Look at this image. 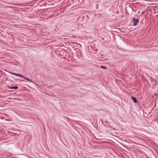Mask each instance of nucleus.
<instances>
[{
  "label": "nucleus",
  "mask_w": 158,
  "mask_h": 158,
  "mask_svg": "<svg viewBox=\"0 0 158 158\" xmlns=\"http://www.w3.org/2000/svg\"><path fill=\"white\" fill-rule=\"evenodd\" d=\"M7 72L12 75H14V74H16V73H13V72H10V71H6Z\"/></svg>",
  "instance_id": "obj_6"
},
{
  "label": "nucleus",
  "mask_w": 158,
  "mask_h": 158,
  "mask_svg": "<svg viewBox=\"0 0 158 158\" xmlns=\"http://www.w3.org/2000/svg\"><path fill=\"white\" fill-rule=\"evenodd\" d=\"M14 74L15 76L20 77L21 78L24 79V78H26L24 76H23L21 75H20V74H19L16 73V74Z\"/></svg>",
  "instance_id": "obj_2"
},
{
  "label": "nucleus",
  "mask_w": 158,
  "mask_h": 158,
  "mask_svg": "<svg viewBox=\"0 0 158 158\" xmlns=\"http://www.w3.org/2000/svg\"><path fill=\"white\" fill-rule=\"evenodd\" d=\"M100 68L104 69H106L107 68L106 66H101Z\"/></svg>",
  "instance_id": "obj_7"
},
{
  "label": "nucleus",
  "mask_w": 158,
  "mask_h": 158,
  "mask_svg": "<svg viewBox=\"0 0 158 158\" xmlns=\"http://www.w3.org/2000/svg\"><path fill=\"white\" fill-rule=\"evenodd\" d=\"M24 79L27 80V81H28L30 82H33V83L34 82L33 81H32L30 79L28 78H27L26 77V78H24Z\"/></svg>",
  "instance_id": "obj_5"
},
{
  "label": "nucleus",
  "mask_w": 158,
  "mask_h": 158,
  "mask_svg": "<svg viewBox=\"0 0 158 158\" xmlns=\"http://www.w3.org/2000/svg\"><path fill=\"white\" fill-rule=\"evenodd\" d=\"M143 12H144V11H143L142 13H143Z\"/></svg>",
  "instance_id": "obj_10"
},
{
  "label": "nucleus",
  "mask_w": 158,
  "mask_h": 158,
  "mask_svg": "<svg viewBox=\"0 0 158 158\" xmlns=\"http://www.w3.org/2000/svg\"><path fill=\"white\" fill-rule=\"evenodd\" d=\"M20 81H24L23 80H20Z\"/></svg>",
  "instance_id": "obj_9"
},
{
  "label": "nucleus",
  "mask_w": 158,
  "mask_h": 158,
  "mask_svg": "<svg viewBox=\"0 0 158 158\" xmlns=\"http://www.w3.org/2000/svg\"><path fill=\"white\" fill-rule=\"evenodd\" d=\"M7 87H8L9 89H18V87L17 86H14L13 87H10L9 85H7Z\"/></svg>",
  "instance_id": "obj_3"
},
{
  "label": "nucleus",
  "mask_w": 158,
  "mask_h": 158,
  "mask_svg": "<svg viewBox=\"0 0 158 158\" xmlns=\"http://www.w3.org/2000/svg\"><path fill=\"white\" fill-rule=\"evenodd\" d=\"M131 98L135 103H136L137 102V100L136 98L133 96H131Z\"/></svg>",
  "instance_id": "obj_4"
},
{
  "label": "nucleus",
  "mask_w": 158,
  "mask_h": 158,
  "mask_svg": "<svg viewBox=\"0 0 158 158\" xmlns=\"http://www.w3.org/2000/svg\"><path fill=\"white\" fill-rule=\"evenodd\" d=\"M132 21L134 24V26H135L138 25L139 21V19H135V18H134L133 19Z\"/></svg>",
  "instance_id": "obj_1"
},
{
  "label": "nucleus",
  "mask_w": 158,
  "mask_h": 158,
  "mask_svg": "<svg viewBox=\"0 0 158 158\" xmlns=\"http://www.w3.org/2000/svg\"><path fill=\"white\" fill-rule=\"evenodd\" d=\"M96 5H97V7H96V8L98 9V5L97 4Z\"/></svg>",
  "instance_id": "obj_8"
}]
</instances>
